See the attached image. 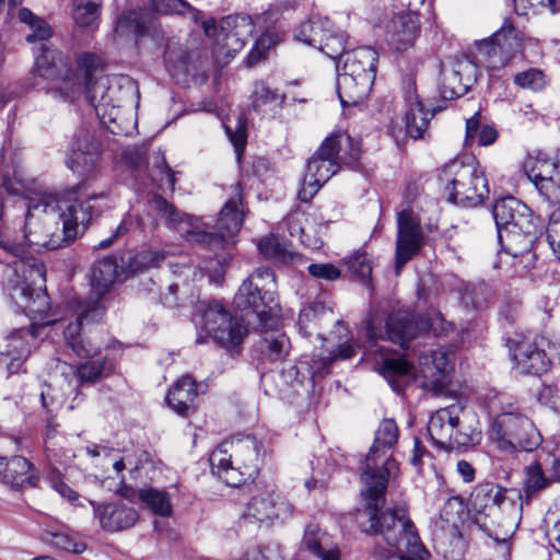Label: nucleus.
Listing matches in <instances>:
<instances>
[{
	"mask_svg": "<svg viewBox=\"0 0 560 560\" xmlns=\"http://www.w3.org/2000/svg\"><path fill=\"white\" fill-rule=\"evenodd\" d=\"M225 132L230 139V141L233 143L235 151L237 154H241V151L244 149L246 143V122L242 119L240 116L237 119V124L235 127V130H233L230 126L224 124Z\"/></svg>",
	"mask_w": 560,
	"mask_h": 560,
	"instance_id": "obj_63",
	"label": "nucleus"
},
{
	"mask_svg": "<svg viewBox=\"0 0 560 560\" xmlns=\"http://www.w3.org/2000/svg\"><path fill=\"white\" fill-rule=\"evenodd\" d=\"M37 327L32 325L30 328H19L10 334L7 340L5 349L1 351V355H22L28 357L31 353V345L27 337H36Z\"/></svg>",
	"mask_w": 560,
	"mask_h": 560,
	"instance_id": "obj_47",
	"label": "nucleus"
},
{
	"mask_svg": "<svg viewBox=\"0 0 560 560\" xmlns=\"http://www.w3.org/2000/svg\"><path fill=\"white\" fill-rule=\"evenodd\" d=\"M307 271L312 277L326 281H335L341 276L340 269L330 262L311 264Z\"/></svg>",
	"mask_w": 560,
	"mask_h": 560,
	"instance_id": "obj_60",
	"label": "nucleus"
},
{
	"mask_svg": "<svg viewBox=\"0 0 560 560\" xmlns=\"http://www.w3.org/2000/svg\"><path fill=\"white\" fill-rule=\"evenodd\" d=\"M360 148L349 135L332 132L307 161L298 198L302 202H310L319 188L339 171L340 162L354 163L360 159Z\"/></svg>",
	"mask_w": 560,
	"mask_h": 560,
	"instance_id": "obj_5",
	"label": "nucleus"
},
{
	"mask_svg": "<svg viewBox=\"0 0 560 560\" xmlns=\"http://www.w3.org/2000/svg\"><path fill=\"white\" fill-rule=\"evenodd\" d=\"M34 73L40 78L50 81L60 82L59 85L48 90L54 97H59L65 102H71L74 94L81 90L80 83H73L71 67L63 55L42 43L38 51L35 54Z\"/></svg>",
	"mask_w": 560,
	"mask_h": 560,
	"instance_id": "obj_16",
	"label": "nucleus"
},
{
	"mask_svg": "<svg viewBox=\"0 0 560 560\" xmlns=\"http://www.w3.org/2000/svg\"><path fill=\"white\" fill-rule=\"evenodd\" d=\"M281 550L277 544L258 546L248 550L243 560H280Z\"/></svg>",
	"mask_w": 560,
	"mask_h": 560,
	"instance_id": "obj_62",
	"label": "nucleus"
},
{
	"mask_svg": "<svg viewBox=\"0 0 560 560\" xmlns=\"http://www.w3.org/2000/svg\"><path fill=\"white\" fill-rule=\"evenodd\" d=\"M293 513L292 505L275 492L264 491L253 495L238 516L241 529L254 532L283 523Z\"/></svg>",
	"mask_w": 560,
	"mask_h": 560,
	"instance_id": "obj_13",
	"label": "nucleus"
},
{
	"mask_svg": "<svg viewBox=\"0 0 560 560\" xmlns=\"http://www.w3.org/2000/svg\"><path fill=\"white\" fill-rule=\"evenodd\" d=\"M377 51L370 46L347 50L336 62L337 93L342 105L362 102L376 77Z\"/></svg>",
	"mask_w": 560,
	"mask_h": 560,
	"instance_id": "obj_6",
	"label": "nucleus"
},
{
	"mask_svg": "<svg viewBox=\"0 0 560 560\" xmlns=\"http://www.w3.org/2000/svg\"><path fill=\"white\" fill-rule=\"evenodd\" d=\"M548 481L538 464H533L527 467L526 479L524 489L527 497L533 495L535 492L546 488Z\"/></svg>",
	"mask_w": 560,
	"mask_h": 560,
	"instance_id": "obj_56",
	"label": "nucleus"
},
{
	"mask_svg": "<svg viewBox=\"0 0 560 560\" xmlns=\"http://www.w3.org/2000/svg\"><path fill=\"white\" fill-rule=\"evenodd\" d=\"M525 172L540 197L558 206L549 214L546 237L552 253L560 259V163L538 156L525 163Z\"/></svg>",
	"mask_w": 560,
	"mask_h": 560,
	"instance_id": "obj_9",
	"label": "nucleus"
},
{
	"mask_svg": "<svg viewBox=\"0 0 560 560\" xmlns=\"http://www.w3.org/2000/svg\"><path fill=\"white\" fill-rule=\"evenodd\" d=\"M332 22L328 18L312 16L301 23L294 32V39L307 46L318 48L327 33L331 32Z\"/></svg>",
	"mask_w": 560,
	"mask_h": 560,
	"instance_id": "obj_36",
	"label": "nucleus"
},
{
	"mask_svg": "<svg viewBox=\"0 0 560 560\" xmlns=\"http://www.w3.org/2000/svg\"><path fill=\"white\" fill-rule=\"evenodd\" d=\"M278 322L272 327L262 328L257 324L256 328L262 334L258 342V349L262 358L269 362H277L283 360L290 351L289 337L277 329Z\"/></svg>",
	"mask_w": 560,
	"mask_h": 560,
	"instance_id": "obj_31",
	"label": "nucleus"
},
{
	"mask_svg": "<svg viewBox=\"0 0 560 560\" xmlns=\"http://www.w3.org/2000/svg\"><path fill=\"white\" fill-rule=\"evenodd\" d=\"M398 434L396 422H382L375 432L362 471L364 508H383L385 503L388 479L398 474L397 462L392 457L385 458V454L397 442Z\"/></svg>",
	"mask_w": 560,
	"mask_h": 560,
	"instance_id": "obj_3",
	"label": "nucleus"
},
{
	"mask_svg": "<svg viewBox=\"0 0 560 560\" xmlns=\"http://www.w3.org/2000/svg\"><path fill=\"white\" fill-rule=\"evenodd\" d=\"M511 359L515 362V366L523 374L540 375L548 370L549 359L545 353L547 338L545 336H536L533 339L523 337L520 340H510Z\"/></svg>",
	"mask_w": 560,
	"mask_h": 560,
	"instance_id": "obj_24",
	"label": "nucleus"
},
{
	"mask_svg": "<svg viewBox=\"0 0 560 560\" xmlns=\"http://www.w3.org/2000/svg\"><path fill=\"white\" fill-rule=\"evenodd\" d=\"M139 499L155 515L161 517H170L173 513L171 495L164 490L155 488L141 489L139 491Z\"/></svg>",
	"mask_w": 560,
	"mask_h": 560,
	"instance_id": "obj_44",
	"label": "nucleus"
},
{
	"mask_svg": "<svg viewBox=\"0 0 560 560\" xmlns=\"http://www.w3.org/2000/svg\"><path fill=\"white\" fill-rule=\"evenodd\" d=\"M328 312L330 313V310L326 307L324 302L317 300L311 302L300 311L296 324L299 332L305 338L311 337L313 330L317 327L316 320Z\"/></svg>",
	"mask_w": 560,
	"mask_h": 560,
	"instance_id": "obj_45",
	"label": "nucleus"
},
{
	"mask_svg": "<svg viewBox=\"0 0 560 560\" xmlns=\"http://www.w3.org/2000/svg\"><path fill=\"white\" fill-rule=\"evenodd\" d=\"M100 525L107 532H119L133 526L138 518L136 509L122 503L96 504L90 501Z\"/></svg>",
	"mask_w": 560,
	"mask_h": 560,
	"instance_id": "obj_29",
	"label": "nucleus"
},
{
	"mask_svg": "<svg viewBox=\"0 0 560 560\" xmlns=\"http://www.w3.org/2000/svg\"><path fill=\"white\" fill-rule=\"evenodd\" d=\"M420 373L423 378L421 386L438 396L450 383L452 364L448 354L443 349L431 350L429 354L419 358Z\"/></svg>",
	"mask_w": 560,
	"mask_h": 560,
	"instance_id": "obj_26",
	"label": "nucleus"
},
{
	"mask_svg": "<svg viewBox=\"0 0 560 560\" xmlns=\"http://www.w3.org/2000/svg\"><path fill=\"white\" fill-rule=\"evenodd\" d=\"M100 58L92 52H82L77 58V66L84 71V81L89 85L93 71L98 67Z\"/></svg>",
	"mask_w": 560,
	"mask_h": 560,
	"instance_id": "obj_64",
	"label": "nucleus"
},
{
	"mask_svg": "<svg viewBox=\"0 0 560 560\" xmlns=\"http://www.w3.org/2000/svg\"><path fill=\"white\" fill-rule=\"evenodd\" d=\"M40 401L43 409L46 410L48 418L52 419L57 416L58 409L61 408L62 401L55 394V389L50 385H45L40 390Z\"/></svg>",
	"mask_w": 560,
	"mask_h": 560,
	"instance_id": "obj_61",
	"label": "nucleus"
},
{
	"mask_svg": "<svg viewBox=\"0 0 560 560\" xmlns=\"http://www.w3.org/2000/svg\"><path fill=\"white\" fill-rule=\"evenodd\" d=\"M498 137L499 133L494 127L481 124L480 112H476L466 120L465 145H471L475 141L478 145H490L495 142Z\"/></svg>",
	"mask_w": 560,
	"mask_h": 560,
	"instance_id": "obj_39",
	"label": "nucleus"
},
{
	"mask_svg": "<svg viewBox=\"0 0 560 560\" xmlns=\"http://www.w3.org/2000/svg\"><path fill=\"white\" fill-rule=\"evenodd\" d=\"M31 463L22 456L0 457V479L15 488L31 483Z\"/></svg>",
	"mask_w": 560,
	"mask_h": 560,
	"instance_id": "obj_35",
	"label": "nucleus"
},
{
	"mask_svg": "<svg viewBox=\"0 0 560 560\" xmlns=\"http://www.w3.org/2000/svg\"><path fill=\"white\" fill-rule=\"evenodd\" d=\"M202 326L208 336L231 353L240 352V346L247 335L243 322L218 301L208 303L203 308Z\"/></svg>",
	"mask_w": 560,
	"mask_h": 560,
	"instance_id": "obj_15",
	"label": "nucleus"
},
{
	"mask_svg": "<svg viewBox=\"0 0 560 560\" xmlns=\"http://www.w3.org/2000/svg\"><path fill=\"white\" fill-rule=\"evenodd\" d=\"M397 228L395 270L399 275L402 267L421 250L423 233L419 220L406 210L397 214Z\"/></svg>",
	"mask_w": 560,
	"mask_h": 560,
	"instance_id": "obj_23",
	"label": "nucleus"
},
{
	"mask_svg": "<svg viewBox=\"0 0 560 560\" xmlns=\"http://www.w3.org/2000/svg\"><path fill=\"white\" fill-rule=\"evenodd\" d=\"M439 180L444 186L447 200L463 207L481 205L489 195L483 172L471 163L450 162L441 170Z\"/></svg>",
	"mask_w": 560,
	"mask_h": 560,
	"instance_id": "obj_10",
	"label": "nucleus"
},
{
	"mask_svg": "<svg viewBox=\"0 0 560 560\" xmlns=\"http://www.w3.org/2000/svg\"><path fill=\"white\" fill-rule=\"evenodd\" d=\"M23 276L9 289L11 301L27 316L45 319L50 300L45 288L46 270L43 264L22 266Z\"/></svg>",
	"mask_w": 560,
	"mask_h": 560,
	"instance_id": "obj_12",
	"label": "nucleus"
},
{
	"mask_svg": "<svg viewBox=\"0 0 560 560\" xmlns=\"http://www.w3.org/2000/svg\"><path fill=\"white\" fill-rule=\"evenodd\" d=\"M84 450L91 457H98L104 455V463L102 464L103 468H106L108 465H110L117 472H121L126 468L125 458L119 457L115 453H107L105 447L91 445L86 446Z\"/></svg>",
	"mask_w": 560,
	"mask_h": 560,
	"instance_id": "obj_57",
	"label": "nucleus"
},
{
	"mask_svg": "<svg viewBox=\"0 0 560 560\" xmlns=\"http://www.w3.org/2000/svg\"><path fill=\"white\" fill-rule=\"evenodd\" d=\"M302 546L320 560H340L338 547L332 545L329 536L317 524L306 527Z\"/></svg>",
	"mask_w": 560,
	"mask_h": 560,
	"instance_id": "obj_33",
	"label": "nucleus"
},
{
	"mask_svg": "<svg viewBox=\"0 0 560 560\" xmlns=\"http://www.w3.org/2000/svg\"><path fill=\"white\" fill-rule=\"evenodd\" d=\"M474 504L483 505L486 512L475 515V523L498 542H508L522 520L523 497L518 490L485 483L472 492Z\"/></svg>",
	"mask_w": 560,
	"mask_h": 560,
	"instance_id": "obj_2",
	"label": "nucleus"
},
{
	"mask_svg": "<svg viewBox=\"0 0 560 560\" xmlns=\"http://www.w3.org/2000/svg\"><path fill=\"white\" fill-rule=\"evenodd\" d=\"M488 436L505 454L532 452L542 442L534 422H492Z\"/></svg>",
	"mask_w": 560,
	"mask_h": 560,
	"instance_id": "obj_18",
	"label": "nucleus"
},
{
	"mask_svg": "<svg viewBox=\"0 0 560 560\" xmlns=\"http://www.w3.org/2000/svg\"><path fill=\"white\" fill-rule=\"evenodd\" d=\"M85 358L90 360L79 364L75 370V376L80 383H93L114 371V363L106 357L100 355V350L96 354Z\"/></svg>",
	"mask_w": 560,
	"mask_h": 560,
	"instance_id": "obj_38",
	"label": "nucleus"
},
{
	"mask_svg": "<svg viewBox=\"0 0 560 560\" xmlns=\"http://www.w3.org/2000/svg\"><path fill=\"white\" fill-rule=\"evenodd\" d=\"M421 32L419 13L407 10L396 13L387 26V43L396 51L413 47Z\"/></svg>",
	"mask_w": 560,
	"mask_h": 560,
	"instance_id": "obj_27",
	"label": "nucleus"
},
{
	"mask_svg": "<svg viewBox=\"0 0 560 560\" xmlns=\"http://www.w3.org/2000/svg\"><path fill=\"white\" fill-rule=\"evenodd\" d=\"M198 396L196 381L190 375H184L170 388L166 402L177 416L185 417Z\"/></svg>",
	"mask_w": 560,
	"mask_h": 560,
	"instance_id": "obj_32",
	"label": "nucleus"
},
{
	"mask_svg": "<svg viewBox=\"0 0 560 560\" xmlns=\"http://www.w3.org/2000/svg\"><path fill=\"white\" fill-rule=\"evenodd\" d=\"M334 335L338 336V346L329 351L327 357L320 358L319 362L323 370H326L334 361L341 359L348 360L354 357L357 347L352 342L350 330L342 320H337L335 325Z\"/></svg>",
	"mask_w": 560,
	"mask_h": 560,
	"instance_id": "obj_37",
	"label": "nucleus"
},
{
	"mask_svg": "<svg viewBox=\"0 0 560 560\" xmlns=\"http://www.w3.org/2000/svg\"><path fill=\"white\" fill-rule=\"evenodd\" d=\"M428 320L407 311H397L385 317L370 311L364 320L365 338L369 343L389 339L405 348L407 343L423 331H428Z\"/></svg>",
	"mask_w": 560,
	"mask_h": 560,
	"instance_id": "obj_11",
	"label": "nucleus"
},
{
	"mask_svg": "<svg viewBox=\"0 0 560 560\" xmlns=\"http://www.w3.org/2000/svg\"><path fill=\"white\" fill-rule=\"evenodd\" d=\"M164 259L165 255L161 250L143 249L128 258L126 268L130 273H141L159 267Z\"/></svg>",
	"mask_w": 560,
	"mask_h": 560,
	"instance_id": "obj_48",
	"label": "nucleus"
},
{
	"mask_svg": "<svg viewBox=\"0 0 560 560\" xmlns=\"http://www.w3.org/2000/svg\"><path fill=\"white\" fill-rule=\"evenodd\" d=\"M45 539L54 547L73 553H81L84 550L83 544L73 541L68 535L63 533L46 532Z\"/></svg>",
	"mask_w": 560,
	"mask_h": 560,
	"instance_id": "obj_58",
	"label": "nucleus"
},
{
	"mask_svg": "<svg viewBox=\"0 0 560 560\" xmlns=\"http://www.w3.org/2000/svg\"><path fill=\"white\" fill-rule=\"evenodd\" d=\"M151 8L163 14H189L196 22L201 12L186 0H150Z\"/></svg>",
	"mask_w": 560,
	"mask_h": 560,
	"instance_id": "obj_50",
	"label": "nucleus"
},
{
	"mask_svg": "<svg viewBox=\"0 0 560 560\" xmlns=\"http://www.w3.org/2000/svg\"><path fill=\"white\" fill-rule=\"evenodd\" d=\"M202 28L208 37H214L215 42L228 51L242 50L246 40L253 36L255 24L247 14H232L220 19L210 18L202 22Z\"/></svg>",
	"mask_w": 560,
	"mask_h": 560,
	"instance_id": "obj_19",
	"label": "nucleus"
},
{
	"mask_svg": "<svg viewBox=\"0 0 560 560\" xmlns=\"http://www.w3.org/2000/svg\"><path fill=\"white\" fill-rule=\"evenodd\" d=\"M260 448V443L250 435H233L210 454L211 469L228 486L240 487L258 475Z\"/></svg>",
	"mask_w": 560,
	"mask_h": 560,
	"instance_id": "obj_4",
	"label": "nucleus"
},
{
	"mask_svg": "<svg viewBox=\"0 0 560 560\" xmlns=\"http://www.w3.org/2000/svg\"><path fill=\"white\" fill-rule=\"evenodd\" d=\"M71 14L79 27H93L101 15V0H71Z\"/></svg>",
	"mask_w": 560,
	"mask_h": 560,
	"instance_id": "obj_43",
	"label": "nucleus"
},
{
	"mask_svg": "<svg viewBox=\"0 0 560 560\" xmlns=\"http://www.w3.org/2000/svg\"><path fill=\"white\" fill-rule=\"evenodd\" d=\"M427 430L442 447H469L481 441V430L469 422H428Z\"/></svg>",
	"mask_w": 560,
	"mask_h": 560,
	"instance_id": "obj_25",
	"label": "nucleus"
},
{
	"mask_svg": "<svg viewBox=\"0 0 560 560\" xmlns=\"http://www.w3.org/2000/svg\"><path fill=\"white\" fill-rule=\"evenodd\" d=\"M470 71L476 74L477 66L471 61H457L451 67L442 65L438 83L439 94L443 100H454L465 95L472 82L470 78L463 81L462 73Z\"/></svg>",
	"mask_w": 560,
	"mask_h": 560,
	"instance_id": "obj_28",
	"label": "nucleus"
},
{
	"mask_svg": "<svg viewBox=\"0 0 560 560\" xmlns=\"http://www.w3.org/2000/svg\"><path fill=\"white\" fill-rule=\"evenodd\" d=\"M291 237L298 238L302 244L311 246L310 232L313 230L310 223V214L305 211L293 210L284 219Z\"/></svg>",
	"mask_w": 560,
	"mask_h": 560,
	"instance_id": "obj_46",
	"label": "nucleus"
},
{
	"mask_svg": "<svg viewBox=\"0 0 560 560\" xmlns=\"http://www.w3.org/2000/svg\"><path fill=\"white\" fill-rule=\"evenodd\" d=\"M364 355L368 360H373V370L387 381L396 394H405L415 374L413 366L402 355L377 343H370Z\"/></svg>",
	"mask_w": 560,
	"mask_h": 560,
	"instance_id": "obj_20",
	"label": "nucleus"
},
{
	"mask_svg": "<svg viewBox=\"0 0 560 560\" xmlns=\"http://www.w3.org/2000/svg\"><path fill=\"white\" fill-rule=\"evenodd\" d=\"M478 62L485 63L489 69H497L504 66L508 59L521 48L516 30L509 20L504 21L501 30L489 38L476 44Z\"/></svg>",
	"mask_w": 560,
	"mask_h": 560,
	"instance_id": "obj_21",
	"label": "nucleus"
},
{
	"mask_svg": "<svg viewBox=\"0 0 560 560\" xmlns=\"http://www.w3.org/2000/svg\"><path fill=\"white\" fill-rule=\"evenodd\" d=\"M147 12L143 9L124 12L116 22V33L133 34L136 38L148 34L149 27L145 20Z\"/></svg>",
	"mask_w": 560,
	"mask_h": 560,
	"instance_id": "obj_42",
	"label": "nucleus"
},
{
	"mask_svg": "<svg viewBox=\"0 0 560 560\" xmlns=\"http://www.w3.org/2000/svg\"><path fill=\"white\" fill-rule=\"evenodd\" d=\"M257 247L266 259L273 262L288 264L293 259L294 254L288 248L287 241L275 234L260 238Z\"/></svg>",
	"mask_w": 560,
	"mask_h": 560,
	"instance_id": "obj_41",
	"label": "nucleus"
},
{
	"mask_svg": "<svg viewBox=\"0 0 560 560\" xmlns=\"http://www.w3.org/2000/svg\"><path fill=\"white\" fill-rule=\"evenodd\" d=\"M410 89H413V92L409 91L406 97L405 131L413 140L423 139L430 121L435 115V109L425 108L416 93L415 83L410 84Z\"/></svg>",
	"mask_w": 560,
	"mask_h": 560,
	"instance_id": "obj_30",
	"label": "nucleus"
},
{
	"mask_svg": "<svg viewBox=\"0 0 560 560\" xmlns=\"http://www.w3.org/2000/svg\"><path fill=\"white\" fill-rule=\"evenodd\" d=\"M284 100L285 95H279L264 82H258L255 84V89L252 94V106L256 112H261L264 106L269 104H273L276 107L281 108Z\"/></svg>",
	"mask_w": 560,
	"mask_h": 560,
	"instance_id": "obj_52",
	"label": "nucleus"
},
{
	"mask_svg": "<svg viewBox=\"0 0 560 560\" xmlns=\"http://www.w3.org/2000/svg\"><path fill=\"white\" fill-rule=\"evenodd\" d=\"M101 144L88 128L75 131L66 153L65 163L68 168L79 176L90 174L100 158Z\"/></svg>",
	"mask_w": 560,
	"mask_h": 560,
	"instance_id": "obj_22",
	"label": "nucleus"
},
{
	"mask_svg": "<svg viewBox=\"0 0 560 560\" xmlns=\"http://www.w3.org/2000/svg\"><path fill=\"white\" fill-rule=\"evenodd\" d=\"M488 413L491 420H499L501 417H513L515 419L529 418L527 415L521 412L518 406L503 396H497L489 400Z\"/></svg>",
	"mask_w": 560,
	"mask_h": 560,
	"instance_id": "obj_53",
	"label": "nucleus"
},
{
	"mask_svg": "<svg viewBox=\"0 0 560 560\" xmlns=\"http://www.w3.org/2000/svg\"><path fill=\"white\" fill-rule=\"evenodd\" d=\"M119 265L115 256L97 260L91 270L90 283L95 295L101 299L118 278Z\"/></svg>",
	"mask_w": 560,
	"mask_h": 560,
	"instance_id": "obj_34",
	"label": "nucleus"
},
{
	"mask_svg": "<svg viewBox=\"0 0 560 560\" xmlns=\"http://www.w3.org/2000/svg\"><path fill=\"white\" fill-rule=\"evenodd\" d=\"M237 311L253 315L262 328L278 322L279 302L276 295V276L270 267H258L240 285L233 300Z\"/></svg>",
	"mask_w": 560,
	"mask_h": 560,
	"instance_id": "obj_8",
	"label": "nucleus"
},
{
	"mask_svg": "<svg viewBox=\"0 0 560 560\" xmlns=\"http://www.w3.org/2000/svg\"><path fill=\"white\" fill-rule=\"evenodd\" d=\"M492 215L497 226L501 249L517 256L526 252L536 237V225L532 210L515 197L495 201Z\"/></svg>",
	"mask_w": 560,
	"mask_h": 560,
	"instance_id": "obj_7",
	"label": "nucleus"
},
{
	"mask_svg": "<svg viewBox=\"0 0 560 560\" xmlns=\"http://www.w3.org/2000/svg\"><path fill=\"white\" fill-rule=\"evenodd\" d=\"M345 265L352 275L359 277L363 282L371 280L372 265L366 253L361 250L354 252L345 258Z\"/></svg>",
	"mask_w": 560,
	"mask_h": 560,
	"instance_id": "obj_55",
	"label": "nucleus"
},
{
	"mask_svg": "<svg viewBox=\"0 0 560 560\" xmlns=\"http://www.w3.org/2000/svg\"><path fill=\"white\" fill-rule=\"evenodd\" d=\"M514 83L523 89L539 90L544 85V74L537 69H529L514 75Z\"/></svg>",
	"mask_w": 560,
	"mask_h": 560,
	"instance_id": "obj_59",
	"label": "nucleus"
},
{
	"mask_svg": "<svg viewBox=\"0 0 560 560\" xmlns=\"http://www.w3.org/2000/svg\"><path fill=\"white\" fill-rule=\"evenodd\" d=\"M322 371L324 370L319 360L303 357L295 364L283 369L282 374L287 382L303 385L305 382L313 383L315 375Z\"/></svg>",
	"mask_w": 560,
	"mask_h": 560,
	"instance_id": "obj_40",
	"label": "nucleus"
},
{
	"mask_svg": "<svg viewBox=\"0 0 560 560\" xmlns=\"http://www.w3.org/2000/svg\"><path fill=\"white\" fill-rule=\"evenodd\" d=\"M75 305V319L71 320L63 327V338L67 346L78 357H91L101 350L98 343L92 342L90 339L82 337L84 325L98 323L105 314V306L100 300L80 301L73 299L71 301Z\"/></svg>",
	"mask_w": 560,
	"mask_h": 560,
	"instance_id": "obj_17",
	"label": "nucleus"
},
{
	"mask_svg": "<svg viewBox=\"0 0 560 560\" xmlns=\"http://www.w3.org/2000/svg\"><path fill=\"white\" fill-rule=\"evenodd\" d=\"M242 184H235V197L230 198L218 214L214 232L191 231L188 241L210 250L223 249L229 238L238 233L243 225Z\"/></svg>",
	"mask_w": 560,
	"mask_h": 560,
	"instance_id": "obj_14",
	"label": "nucleus"
},
{
	"mask_svg": "<svg viewBox=\"0 0 560 560\" xmlns=\"http://www.w3.org/2000/svg\"><path fill=\"white\" fill-rule=\"evenodd\" d=\"M19 20L27 24L32 33L26 36L27 42H43L51 36V28L48 23L36 16L30 9L22 8L19 10Z\"/></svg>",
	"mask_w": 560,
	"mask_h": 560,
	"instance_id": "obj_49",
	"label": "nucleus"
},
{
	"mask_svg": "<svg viewBox=\"0 0 560 560\" xmlns=\"http://www.w3.org/2000/svg\"><path fill=\"white\" fill-rule=\"evenodd\" d=\"M106 197L105 192H81V187L63 194L43 191L36 198H31L27 203L21 237L1 240L0 247L14 257L24 255L23 243L28 246L54 250L73 243L83 235L92 221L96 210L92 203Z\"/></svg>",
	"mask_w": 560,
	"mask_h": 560,
	"instance_id": "obj_1",
	"label": "nucleus"
},
{
	"mask_svg": "<svg viewBox=\"0 0 560 560\" xmlns=\"http://www.w3.org/2000/svg\"><path fill=\"white\" fill-rule=\"evenodd\" d=\"M151 208L158 210L163 218H165V224L170 229H177V226L184 222L185 213L176 209L160 194H154L150 201Z\"/></svg>",
	"mask_w": 560,
	"mask_h": 560,
	"instance_id": "obj_51",
	"label": "nucleus"
},
{
	"mask_svg": "<svg viewBox=\"0 0 560 560\" xmlns=\"http://www.w3.org/2000/svg\"><path fill=\"white\" fill-rule=\"evenodd\" d=\"M317 49L324 52L327 57L338 61L347 51L345 33L337 28L332 23L331 32L327 33L323 45H319Z\"/></svg>",
	"mask_w": 560,
	"mask_h": 560,
	"instance_id": "obj_54",
	"label": "nucleus"
}]
</instances>
